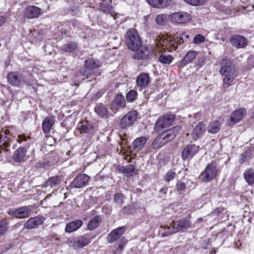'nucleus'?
I'll list each match as a JSON object with an SVG mask.
<instances>
[{
	"instance_id": "obj_41",
	"label": "nucleus",
	"mask_w": 254,
	"mask_h": 254,
	"mask_svg": "<svg viewBox=\"0 0 254 254\" xmlns=\"http://www.w3.org/2000/svg\"><path fill=\"white\" fill-rule=\"evenodd\" d=\"M77 47L76 43L70 42L67 43L63 47V50L66 52H71L76 49Z\"/></svg>"
},
{
	"instance_id": "obj_54",
	"label": "nucleus",
	"mask_w": 254,
	"mask_h": 254,
	"mask_svg": "<svg viewBox=\"0 0 254 254\" xmlns=\"http://www.w3.org/2000/svg\"><path fill=\"white\" fill-rule=\"evenodd\" d=\"M53 139H54V138L52 136H46V140L45 141L46 143L47 144L48 143V141H49L50 142H51Z\"/></svg>"
},
{
	"instance_id": "obj_15",
	"label": "nucleus",
	"mask_w": 254,
	"mask_h": 254,
	"mask_svg": "<svg viewBox=\"0 0 254 254\" xmlns=\"http://www.w3.org/2000/svg\"><path fill=\"white\" fill-rule=\"evenodd\" d=\"M46 219L43 216H37L29 219L24 224V228L26 229H34L43 224Z\"/></svg>"
},
{
	"instance_id": "obj_2",
	"label": "nucleus",
	"mask_w": 254,
	"mask_h": 254,
	"mask_svg": "<svg viewBox=\"0 0 254 254\" xmlns=\"http://www.w3.org/2000/svg\"><path fill=\"white\" fill-rule=\"evenodd\" d=\"M191 227V222L190 219L184 218L178 221H173L170 223V226H161V228L165 229V231L162 233V236L165 237L180 231L184 232Z\"/></svg>"
},
{
	"instance_id": "obj_1",
	"label": "nucleus",
	"mask_w": 254,
	"mask_h": 254,
	"mask_svg": "<svg viewBox=\"0 0 254 254\" xmlns=\"http://www.w3.org/2000/svg\"><path fill=\"white\" fill-rule=\"evenodd\" d=\"M220 66L219 72L222 77L223 84L227 87H229L238 76L236 68L232 62L226 58L221 61Z\"/></svg>"
},
{
	"instance_id": "obj_34",
	"label": "nucleus",
	"mask_w": 254,
	"mask_h": 254,
	"mask_svg": "<svg viewBox=\"0 0 254 254\" xmlns=\"http://www.w3.org/2000/svg\"><path fill=\"white\" fill-rule=\"evenodd\" d=\"M100 66L99 61L94 59H89L85 62V67L90 70L96 69L98 68Z\"/></svg>"
},
{
	"instance_id": "obj_18",
	"label": "nucleus",
	"mask_w": 254,
	"mask_h": 254,
	"mask_svg": "<svg viewBox=\"0 0 254 254\" xmlns=\"http://www.w3.org/2000/svg\"><path fill=\"white\" fill-rule=\"evenodd\" d=\"M199 146L194 144L188 145L182 151V156L183 160H190L199 150Z\"/></svg>"
},
{
	"instance_id": "obj_4",
	"label": "nucleus",
	"mask_w": 254,
	"mask_h": 254,
	"mask_svg": "<svg viewBox=\"0 0 254 254\" xmlns=\"http://www.w3.org/2000/svg\"><path fill=\"white\" fill-rule=\"evenodd\" d=\"M190 13L186 11H178L172 13L169 15L170 21L176 24H184L188 23L192 19Z\"/></svg>"
},
{
	"instance_id": "obj_10",
	"label": "nucleus",
	"mask_w": 254,
	"mask_h": 254,
	"mask_svg": "<svg viewBox=\"0 0 254 254\" xmlns=\"http://www.w3.org/2000/svg\"><path fill=\"white\" fill-rule=\"evenodd\" d=\"M31 210L29 206H25L18 208H13L9 211V214L19 219L28 217L31 214Z\"/></svg>"
},
{
	"instance_id": "obj_44",
	"label": "nucleus",
	"mask_w": 254,
	"mask_h": 254,
	"mask_svg": "<svg viewBox=\"0 0 254 254\" xmlns=\"http://www.w3.org/2000/svg\"><path fill=\"white\" fill-rule=\"evenodd\" d=\"M137 92L134 90H130L127 94V101L131 102L136 98Z\"/></svg>"
},
{
	"instance_id": "obj_17",
	"label": "nucleus",
	"mask_w": 254,
	"mask_h": 254,
	"mask_svg": "<svg viewBox=\"0 0 254 254\" xmlns=\"http://www.w3.org/2000/svg\"><path fill=\"white\" fill-rule=\"evenodd\" d=\"M180 129L181 127H180L177 126L162 132L159 134V135L163 140V142L166 144L175 138L177 135V132H178Z\"/></svg>"
},
{
	"instance_id": "obj_12",
	"label": "nucleus",
	"mask_w": 254,
	"mask_h": 254,
	"mask_svg": "<svg viewBox=\"0 0 254 254\" xmlns=\"http://www.w3.org/2000/svg\"><path fill=\"white\" fill-rule=\"evenodd\" d=\"M246 113V109L244 108H241L235 111L231 114L230 119L227 122V125L232 126L238 123L243 119Z\"/></svg>"
},
{
	"instance_id": "obj_32",
	"label": "nucleus",
	"mask_w": 254,
	"mask_h": 254,
	"mask_svg": "<svg viewBox=\"0 0 254 254\" xmlns=\"http://www.w3.org/2000/svg\"><path fill=\"white\" fill-rule=\"evenodd\" d=\"M9 132V131L7 129H5L1 132L0 135V147L6 148L9 146V139L7 136Z\"/></svg>"
},
{
	"instance_id": "obj_48",
	"label": "nucleus",
	"mask_w": 254,
	"mask_h": 254,
	"mask_svg": "<svg viewBox=\"0 0 254 254\" xmlns=\"http://www.w3.org/2000/svg\"><path fill=\"white\" fill-rule=\"evenodd\" d=\"M176 189L179 191H182L186 189V185L182 182H178L176 185Z\"/></svg>"
},
{
	"instance_id": "obj_30",
	"label": "nucleus",
	"mask_w": 254,
	"mask_h": 254,
	"mask_svg": "<svg viewBox=\"0 0 254 254\" xmlns=\"http://www.w3.org/2000/svg\"><path fill=\"white\" fill-rule=\"evenodd\" d=\"M147 138L145 137H139L135 139L133 143L132 146L136 151H139L141 150L145 146L146 143Z\"/></svg>"
},
{
	"instance_id": "obj_36",
	"label": "nucleus",
	"mask_w": 254,
	"mask_h": 254,
	"mask_svg": "<svg viewBox=\"0 0 254 254\" xmlns=\"http://www.w3.org/2000/svg\"><path fill=\"white\" fill-rule=\"evenodd\" d=\"M101 218L100 216H96L92 218L89 221L87 227L89 230H93L96 228L101 222Z\"/></svg>"
},
{
	"instance_id": "obj_51",
	"label": "nucleus",
	"mask_w": 254,
	"mask_h": 254,
	"mask_svg": "<svg viewBox=\"0 0 254 254\" xmlns=\"http://www.w3.org/2000/svg\"><path fill=\"white\" fill-rule=\"evenodd\" d=\"M101 9L105 12L106 13H110L111 9L108 6H105L104 5H103L101 6Z\"/></svg>"
},
{
	"instance_id": "obj_40",
	"label": "nucleus",
	"mask_w": 254,
	"mask_h": 254,
	"mask_svg": "<svg viewBox=\"0 0 254 254\" xmlns=\"http://www.w3.org/2000/svg\"><path fill=\"white\" fill-rule=\"evenodd\" d=\"M160 136L159 135L152 142V147L155 149H158L165 145Z\"/></svg>"
},
{
	"instance_id": "obj_55",
	"label": "nucleus",
	"mask_w": 254,
	"mask_h": 254,
	"mask_svg": "<svg viewBox=\"0 0 254 254\" xmlns=\"http://www.w3.org/2000/svg\"><path fill=\"white\" fill-rule=\"evenodd\" d=\"M167 189L166 188H162L160 191L161 192H163L164 193H166V191L167 190Z\"/></svg>"
},
{
	"instance_id": "obj_27",
	"label": "nucleus",
	"mask_w": 254,
	"mask_h": 254,
	"mask_svg": "<svg viewBox=\"0 0 254 254\" xmlns=\"http://www.w3.org/2000/svg\"><path fill=\"white\" fill-rule=\"evenodd\" d=\"M148 4L157 8L166 7L171 3V0H146Z\"/></svg>"
},
{
	"instance_id": "obj_35",
	"label": "nucleus",
	"mask_w": 254,
	"mask_h": 254,
	"mask_svg": "<svg viewBox=\"0 0 254 254\" xmlns=\"http://www.w3.org/2000/svg\"><path fill=\"white\" fill-rule=\"evenodd\" d=\"M95 113L101 117H105L108 116L107 108L102 104H99L94 108Z\"/></svg>"
},
{
	"instance_id": "obj_23",
	"label": "nucleus",
	"mask_w": 254,
	"mask_h": 254,
	"mask_svg": "<svg viewBox=\"0 0 254 254\" xmlns=\"http://www.w3.org/2000/svg\"><path fill=\"white\" fill-rule=\"evenodd\" d=\"M206 127L202 122L197 124L193 129L191 135L194 140L201 137L205 132Z\"/></svg>"
},
{
	"instance_id": "obj_13",
	"label": "nucleus",
	"mask_w": 254,
	"mask_h": 254,
	"mask_svg": "<svg viewBox=\"0 0 254 254\" xmlns=\"http://www.w3.org/2000/svg\"><path fill=\"white\" fill-rule=\"evenodd\" d=\"M62 183L61 176H54L50 177L43 185L42 188L50 190L52 189L57 190Z\"/></svg>"
},
{
	"instance_id": "obj_16",
	"label": "nucleus",
	"mask_w": 254,
	"mask_h": 254,
	"mask_svg": "<svg viewBox=\"0 0 254 254\" xmlns=\"http://www.w3.org/2000/svg\"><path fill=\"white\" fill-rule=\"evenodd\" d=\"M230 42L232 46L238 49L244 48L248 45L247 39L239 35L232 36L230 39Z\"/></svg>"
},
{
	"instance_id": "obj_45",
	"label": "nucleus",
	"mask_w": 254,
	"mask_h": 254,
	"mask_svg": "<svg viewBox=\"0 0 254 254\" xmlns=\"http://www.w3.org/2000/svg\"><path fill=\"white\" fill-rule=\"evenodd\" d=\"M205 38L201 34H197L194 37L193 43L196 45L199 44L204 42Z\"/></svg>"
},
{
	"instance_id": "obj_3",
	"label": "nucleus",
	"mask_w": 254,
	"mask_h": 254,
	"mask_svg": "<svg viewBox=\"0 0 254 254\" xmlns=\"http://www.w3.org/2000/svg\"><path fill=\"white\" fill-rule=\"evenodd\" d=\"M126 44L128 49L135 51L142 44L141 41L135 29H130L126 34Z\"/></svg>"
},
{
	"instance_id": "obj_21",
	"label": "nucleus",
	"mask_w": 254,
	"mask_h": 254,
	"mask_svg": "<svg viewBox=\"0 0 254 254\" xmlns=\"http://www.w3.org/2000/svg\"><path fill=\"white\" fill-rule=\"evenodd\" d=\"M150 82V76L148 73H141L137 77L136 84L138 87L142 89L146 88Z\"/></svg>"
},
{
	"instance_id": "obj_53",
	"label": "nucleus",
	"mask_w": 254,
	"mask_h": 254,
	"mask_svg": "<svg viewBox=\"0 0 254 254\" xmlns=\"http://www.w3.org/2000/svg\"><path fill=\"white\" fill-rule=\"evenodd\" d=\"M6 18L5 17L0 16V27L5 22Z\"/></svg>"
},
{
	"instance_id": "obj_28",
	"label": "nucleus",
	"mask_w": 254,
	"mask_h": 254,
	"mask_svg": "<svg viewBox=\"0 0 254 254\" xmlns=\"http://www.w3.org/2000/svg\"><path fill=\"white\" fill-rule=\"evenodd\" d=\"M83 224L81 220H76L68 223L65 227V231L70 233L78 230Z\"/></svg>"
},
{
	"instance_id": "obj_20",
	"label": "nucleus",
	"mask_w": 254,
	"mask_h": 254,
	"mask_svg": "<svg viewBox=\"0 0 254 254\" xmlns=\"http://www.w3.org/2000/svg\"><path fill=\"white\" fill-rule=\"evenodd\" d=\"M41 9L36 6H28L24 10V16L32 19L38 17L41 14Z\"/></svg>"
},
{
	"instance_id": "obj_7",
	"label": "nucleus",
	"mask_w": 254,
	"mask_h": 254,
	"mask_svg": "<svg viewBox=\"0 0 254 254\" xmlns=\"http://www.w3.org/2000/svg\"><path fill=\"white\" fill-rule=\"evenodd\" d=\"M138 113L136 111L132 110L124 115L120 121V126L122 128L131 127L137 120Z\"/></svg>"
},
{
	"instance_id": "obj_46",
	"label": "nucleus",
	"mask_w": 254,
	"mask_h": 254,
	"mask_svg": "<svg viewBox=\"0 0 254 254\" xmlns=\"http://www.w3.org/2000/svg\"><path fill=\"white\" fill-rule=\"evenodd\" d=\"M184 1L192 5H202L205 2V0H184Z\"/></svg>"
},
{
	"instance_id": "obj_43",
	"label": "nucleus",
	"mask_w": 254,
	"mask_h": 254,
	"mask_svg": "<svg viewBox=\"0 0 254 254\" xmlns=\"http://www.w3.org/2000/svg\"><path fill=\"white\" fill-rule=\"evenodd\" d=\"M176 173L172 170L169 171L164 176V180L166 182L172 181L176 177Z\"/></svg>"
},
{
	"instance_id": "obj_31",
	"label": "nucleus",
	"mask_w": 254,
	"mask_h": 254,
	"mask_svg": "<svg viewBox=\"0 0 254 254\" xmlns=\"http://www.w3.org/2000/svg\"><path fill=\"white\" fill-rule=\"evenodd\" d=\"M55 123L53 117H48L43 122L42 129L43 131L47 133L49 132Z\"/></svg>"
},
{
	"instance_id": "obj_5",
	"label": "nucleus",
	"mask_w": 254,
	"mask_h": 254,
	"mask_svg": "<svg viewBox=\"0 0 254 254\" xmlns=\"http://www.w3.org/2000/svg\"><path fill=\"white\" fill-rule=\"evenodd\" d=\"M218 168L216 164L212 162L208 164L203 173L200 176V178L204 182H208L214 179L218 175Z\"/></svg>"
},
{
	"instance_id": "obj_58",
	"label": "nucleus",
	"mask_w": 254,
	"mask_h": 254,
	"mask_svg": "<svg viewBox=\"0 0 254 254\" xmlns=\"http://www.w3.org/2000/svg\"><path fill=\"white\" fill-rule=\"evenodd\" d=\"M198 220L200 221L201 220V218H198Z\"/></svg>"
},
{
	"instance_id": "obj_57",
	"label": "nucleus",
	"mask_w": 254,
	"mask_h": 254,
	"mask_svg": "<svg viewBox=\"0 0 254 254\" xmlns=\"http://www.w3.org/2000/svg\"><path fill=\"white\" fill-rule=\"evenodd\" d=\"M252 118L254 120V112L253 113Z\"/></svg>"
},
{
	"instance_id": "obj_49",
	"label": "nucleus",
	"mask_w": 254,
	"mask_h": 254,
	"mask_svg": "<svg viewBox=\"0 0 254 254\" xmlns=\"http://www.w3.org/2000/svg\"><path fill=\"white\" fill-rule=\"evenodd\" d=\"M222 210L223 209L222 208H216L211 213V214H209V215L211 216L218 215L222 211Z\"/></svg>"
},
{
	"instance_id": "obj_42",
	"label": "nucleus",
	"mask_w": 254,
	"mask_h": 254,
	"mask_svg": "<svg viewBox=\"0 0 254 254\" xmlns=\"http://www.w3.org/2000/svg\"><path fill=\"white\" fill-rule=\"evenodd\" d=\"M125 196L123 194L117 193L114 195V200L116 203L120 206H121L124 203Z\"/></svg>"
},
{
	"instance_id": "obj_52",
	"label": "nucleus",
	"mask_w": 254,
	"mask_h": 254,
	"mask_svg": "<svg viewBox=\"0 0 254 254\" xmlns=\"http://www.w3.org/2000/svg\"><path fill=\"white\" fill-rule=\"evenodd\" d=\"M26 137L25 135H19L18 137V139H17V141L19 142V143H21V142L23 141H26Z\"/></svg>"
},
{
	"instance_id": "obj_50",
	"label": "nucleus",
	"mask_w": 254,
	"mask_h": 254,
	"mask_svg": "<svg viewBox=\"0 0 254 254\" xmlns=\"http://www.w3.org/2000/svg\"><path fill=\"white\" fill-rule=\"evenodd\" d=\"M123 171H124L125 173H131L133 172L134 171V168L132 165H129L127 168L123 167Z\"/></svg>"
},
{
	"instance_id": "obj_19",
	"label": "nucleus",
	"mask_w": 254,
	"mask_h": 254,
	"mask_svg": "<svg viewBox=\"0 0 254 254\" xmlns=\"http://www.w3.org/2000/svg\"><path fill=\"white\" fill-rule=\"evenodd\" d=\"M7 81L12 86H18L24 82L23 77L17 72H9L7 75Z\"/></svg>"
},
{
	"instance_id": "obj_14",
	"label": "nucleus",
	"mask_w": 254,
	"mask_h": 254,
	"mask_svg": "<svg viewBox=\"0 0 254 254\" xmlns=\"http://www.w3.org/2000/svg\"><path fill=\"white\" fill-rule=\"evenodd\" d=\"M175 120L173 115H165L160 117L155 123V127L157 129H160L170 126Z\"/></svg>"
},
{
	"instance_id": "obj_39",
	"label": "nucleus",
	"mask_w": 254,
	"mask_h": 254,
	"mask_svg": "<svg viewBox=\"0 0 254 254\" xmlns=\"http://www.w3.org/2000/svg\"><path fill=\"white\" fill-rule=\"evenodd\" d=\"M159 61L163 64H169L173 60V58L171 55H165L161 54L158 57Z\"/></svg>"
},
{
	"instance_id": "obj_29",
	"label": "nucleus",
	"mask_w": 254,
	"mask_h": 254,
	"mask_svg": "<svg viewBox=\"0 0 254 254\" xmlns=\"http://www.w3.org/2000/svg\"><path fill=\"white\" fill-rule=\"evenodd\" d=\"M244 178L247 184L250 186H254V169L249 168L244 173Z\"/></svg>"
},
{
	"instance_id": "obj_33",
	"label": "nucleus",
	"mask_w": 254,
	"mask_h": 254,
	"mask_svg": "<svg viewBox=\"0 0 254 254\" xmlns=\"http://www.w3.org/2000/svg\"><path fill=\"white\" fill-rule=\"evenodd\" d=\"M221 125L217 121L211 122L207 127V131L210 133L215 134L217 133L220 129Z\"/></svg>"
},
{
	"instance_id": "obj_24",
	"label": "nucleus",
	"mask_w": 254,
	"mask_h": 254,
	"mask_svg": "<svg viewBox=\"0 0 254 254\" xmlns=\"http://www.w3.org/2000/svg\"><path fill=\"white\" fill-rule=\"evenodd\" d=\"M198 52L196 51H189L185 55L181 62V66H185L187 64L191 63L198 55Z\"/></svg>"
},
{
	"instance_id": "obj_56",
	"label": "nucleus",
	"mask_w": 254,
	"mask_h": 254,
	"mask_svg": "<svg viewBox=\"0 0 254 254\" xmlns=\"http://www.w3.org/2000/svg\"><path fill=\"white\" fill-rule=\"evenodd\" d=\"M126 208H127V207H126V206H125V207H124L123 208V209H122V212H123V213H125V209H126Z\"/></svg>"
},
{
	"instance_id": "obj_8",
	"label": "nucleus",
	"mask_w": 254,
	"mask_h": 254,
	"mask_svg": "<svg viewBox=\"0 0 254 254\" xmlns=\"http://www.w3.org/2000/svg\"><path fill=\"white\" fill-rule=\"evenodd\" d=\"M134 51L135 53L133 58L135 59H149L154 55L153 49L151 47L142 46V44Z\"/></svg>"
},
{
	"instance_id": "obj_26",
	"label": "nucleus",
	"mask_w": 254,
	"mask_h": 254,
	"mask_svg": "<svg viewBox=\"0 0 254 254\" xmlns=\"http://www.w3.org/2000/svg\"><path fill=\"white\" fill-rule=\"evenodd\" d=\"M124 233V230L123 227H119L112 231L108 235L107 241L110 243H112L118 240Z\"/></svg>"
},
{
	"instance_id": "obj_37",
	"label": "nucleus",
	"mask_w": 254,
	"mask_h": 254,
	"mask_svg": "<svg viewBox=\"0 0 254 254\" xmlns=\"http://www.w3.org/2000/svg\"><path fill=\"white\" fill-rule=\"evenodd\" d=\"M79 129L81 133H92L94 131V128L91 125H89L86 122L82 123Z\"/></svg>"
},
{
	"instance_id": "obj_25",
	"label": "nucleus",
	"mask_w": 254,
	"mask_h": 254,
	"mask_svg": "<svg viewBox=\"0 0 254 254\" xmlns=\"http://www.w3.org/2000/svg\"><path fill=\"white\" fill-rule=\"evenodd\" d=\"M27 150L25 147H20L14 152L13 159L16 162L20 163L25 161L27 157L26 156Z\"/></svg>"
},
{
	"instance_id": "obj_22",
	"label": "nucleus",
	"mask_w": 254,
	"mask_h": 254,
	"mask_svg": "<svg viewBox=\"0 0 254 254\" xmlns=\"http://www.w3.org/2000/svg\"><path fill=\"white\" fill-rule=\"evenodd\" d=\"M126 101L124 97L122 95H118L110 106V108L116 113L118 108L125 107Z\"/></svg>"
},
{
	"instance_id": "obj_6",
	"label": "nucleus",
	"mask_w": 254,
	"mask_h": 254,
	"mask_svg": "<svg viewBox=\"0 0 254 254\" xmlns=\"http://www.w3.org/2000/svg\"><path fill=\"white\" fill-rule=\"evenodd\" d=\"M91 239L88 235H84L68 239L67 244L70 247H72L76 250L85 247L91 242Z\"/></svg>"
},
{
	"instance_id": "obj_38",
	"label": "nucleus",
	"mask_w": 254,
	"mask_h": 254,
	"mask_svg": "<svg viewBox=\"0 0 254 254\" xmlns=\"http://www.w3.org/2000/svg\"><path fill=\"white\" fill-rule=\"evenodd\" d=\"M169 16L165 14H159L156 16L155 21L156 23L161 26L164 25L167 22Z\"/></svg>"
},
{
	"instance_id": "obj_47",
	"label": "nucleus",
	"mask_w": 254,
	"mask_h": 254,
	"mask_svg": "<svg viewBox=\"0 0 254 254\" xmlns=\"http://www.w3.org/2000/svg\"><path fill=\"white\" fill-rule=\"evenodd\" d=\"M7 228L6 223L4 220L0 221V236L5 233Z\"/></svg>"
},
{
	"instance_id": "obj_11",
	"label": "nucleus",
	"mask_w": 254,
	"mask_h": 254,
	"mask_svg": "<svg viewBox=\"0 0 254 254\" xmlns=\"http://www.w3.org/2000/svg\"><path fill=\"white\" fill-rule=\"evenodd\" d=\"M90 177L84 174L78 175L71 182L70 186L75 189H81L88 185Z\"/></svg>"
},
{
	"instance_id": "obj_9",
	"label": "nucleus",
	"mask_w": 254,
	"mask_h": 254,
	"mask_svg": "<svg viewBox=\"0 0 254 254\" xmlns=\"http://www.w3.org/2000/svg\"><path fill=\"white\" fill-rule=\"evenodd\" d=\"M159 48L161 47V50H165L166 49L170 50H175L177 49V45L174 38L172 37L163 36L160 38L159 42L156 44Z\"/></svg>"
}]
</instances>
